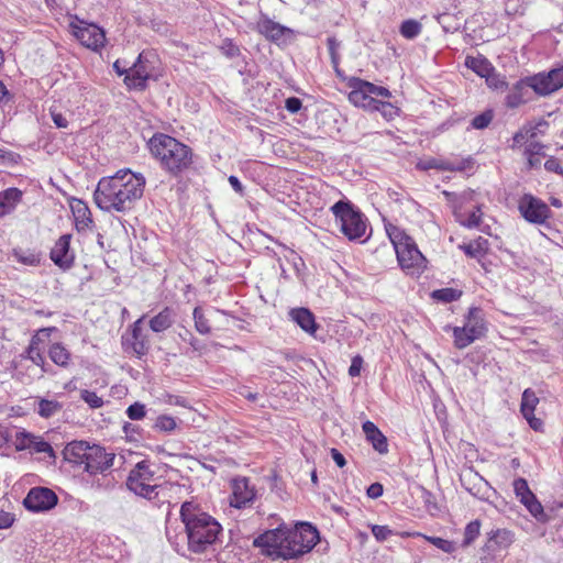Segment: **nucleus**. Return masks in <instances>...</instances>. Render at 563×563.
Returning <instances> with one entry per match:
<instances>
[{
  "label": "nucleus",
  "mask_w": 563,
  "mask_h": 563,
  "mask_svg": "<svg viewBox=\"0 0 563 563\" xmlns=\"http://www.w3.org/2000/svg\"><path fill=\"white\" fill-rule=\"evenodd\" d=\"M145 184V177L140 173L118 170L113 176L102 177L98 181L93 201L103 211L124 213L143 197Z\"/></svg>",
  "instance_id": "1"
},
{
  "label": "nucleus",
  "mask_w": 563,
  "mask_h": 563,
  "mask_svg": "<svg viewBox=\"0 0 563 563\" xmlns=\"http://www.w3.org/2000/svg\"><path fill=\"white\" fill-rule=\"evenodd\" d=\"M318 529L309 522H299L294 529L279 526L257 537L255 545L284 560L297 559L310 552L319 541Z\"/></svg>",
  "instance_id": "2"
},
{
  "label": "nucleus",
  "mask_w": 563,
  "mask_h": 563,
  "mask_svg": "<svg viewBox=\"0 0 563 563\" xmlns=\"http://www.w3.org/2000/svg\"><path fill=\"white\" fill-rule=\"evenodd\" d=\"M180 519L185 525L188 550L192 553L214 552L222 532L221 525L202 511L194 501H185L180 507Z\"/></svg>",
  "instance_id": "3"
},
{
  "label": "nucleus",
  "mask_w": 563,
  "mask_h": 563,
  "mask_svg": "<svg viewBox=\"0 0 563 563\" xmlns=\"http://www.w3.org/2000/svg\"><path fill=\"white\" fill-rule=\"evenodd\" d=\"M147 145L161 167L174 177L189 169L192 164V150L170 135L155 133Z\"/></svg>",
  "instance_id": "4"
},
{
  "label": "nucleus",
  "mask_w": 563,
  "mask_h": 563,
  "mask_svg": "<svg viewBox=\"0 0 563 563\" xmlns=\"http://www.w3.org/2000/svg\"><path fill=\"white\" fill-rule=\"evenodd\" d=\"M335 220L340 223L341 232L350 241L365 242L368 238L367 219L350 200L341 199L331 208Z\"/></svg>",
  "instance_id": "5"
},
{
  "label": "nucleus",
  "mask_w": 563,
  "mask_h": 563,
  "mask_svg": "<svg viewBox=\"0 0 563 563\" xmlns=\"http://www.w3.org/2000/svg\"><path fill=\"white\" fill-rule=\"evenodd\" d=\"M154 481L155 472L151 470V462L142 460L130 471L125 485L136 496L151 500L157 496L156 490L159 487L153 484Z\"/></svg>",
  "instance_id": "6"
},
{
  "label": "nucleus",
  "mask_w": 563,
  "mask_h": 563,
  "mask_svg": "<svg viewBox=\"0 0 563 563\" xmlns=\"http://www.w3.org/2000/svg\"><path fill=\"white\" fill-rule=\"evenodd\" d=\"M389 236L402 269L413 268L421 264L424 258L410 236L402 232H398L395 236L389 233Z\"/></svg>",
  "instance_id": "7"
},
{
  "label": "nucleus",
  "mask_w": 563,
  "mask_h": 563,
  "mask_svg": "<svg viewBox=\"0 0 563 563\" xmlns=\"http://www.w3.org/2000/svg\"><path fill=\"white\" fill-rule=\"evenodd\" d=\"M518 210L521 217L529 223L544 225L552 217V210L540 198L523 194L518 201Z\"/></svg>",
  "instance_id": "8"
},
{
  "label": "nucleus",
  "mask_w": 563,
  "mask_h": 563,
  "mask_svg": "<svg viewBox=\"0 0 563 563\" xmlns=\"http://www.w3.org/2000/svg\"><path fill=\"white\" fill-rule=\"evenodd\" d=\"M151 53L142 52L136 60L130 66V74L124 77V84L129 89L144 90L147 80L152 77L153 67L150 66Z\"/></svg>",
  "instance_id": "9"
},
{
  "label": "nucleus",
  "mask_w": 563,
  "mask_h": 563,
  "mask_svg": "<svg viewBox=\"0 0 563 563\" xmlns=\"http://www.w3.org/2000/svg\"><path fill=\"white\" fill-rule=\"evenodd\" d=\"M58 503V496L47 487H32L23 499L25 509L32 512H44L53 509Z\"/></svg>",
  "instance_id": "10"
},
{
  "label": "nucleus",
  "mask_w": 563,
  "mask_h": 563,
  "mask_svg": "<svg viewBox=\"0 0 563 563\" xmlns=\"http://www.w3.org/2000/svg\"><path fill=\"white\" fill-rule=\"evenodd\" d=\"M13 445L16 451H29L32 454L46 453L52 459L56 457L54 449L47 441L25 429L15 432Z\"/></svg>",
  "instance_id": "11"
},
{
  "label": "nucleus",
  "mask_w": 563,
  "mask_h": 563,
  "mask_svg": "<svg viewBox=\"0 0 563 563\" xmlns=\"http://www.w3.org/2000/svg\"><path fill=\"white\" fill-rule=\"evenodd\" d=\"M514 489L516 496L526 506L528 511L539 521L548 522L549 516L544 512L543 506L537 499L536 495L530 490L528 482L525 478H517L514 481Z\"/></svg>",
  "instance_id": "12"
},
{
  "label": "nucleus",
  "mask_w": 563,
  "mask_h": 563,
  "mask_svg": "<svg viewBox=\"0 0 563 563\" xmlns=\"http://www.w3.org/2000/svg\"><path fill=\"white\" fill-rule=\"evenodd\" d=\"M145 316H142L130 327V331L122 336V345L125 351L131 350L139 358L148 353L150 344L147 336L143 333L142 323Z\"/></svg>",
  "instance_id": "13"
},
{
  "label": "nucleus",
  "mask_w": 563,
  "mask_h": 563,
  "mask_svg": "<svg viewBox=\"0 0 563 563\" xmlns=\"http://www.w3.org/2000/svg\"><path fill=\"white\" fill-rule=\"evenodd\" d=\"M114 454L108 453L100 445H90L85 461L84 470L90 475L102 474L113 465Z\"/></svg>",
  "instance_id": "14"
},
{
  "label": "nucleus",
  "mask_w": 563,
  "mask_h": 563,
  "mask_svg": "<svg viewBox=\"0 0 563 563\" xmlns=\"http://www.w3.org/2000/svg\"><path fill=\"white\" fill-rule=\"evenodd\" d=\"M257 31L268 41L277 44H286L294 40L295 35L294 30L271 20L265 14H262L257 21Z\"/></svg>",
  "instance_id": "15"
},
{
  "label": "nucleus",
  "mask_w": 563,
  "mask_h": 563,
  "mask_svg": "<svg viewBox=\"0 0 563 563\" xmlns=\"http://www.w3.org/2000/svg\"><path fill=\"white\" fill-rule=\"evenodd\" d=\"M71 234H63L49 252L52 262L63 271L70 269L75 264V253L70 249Z\"/></svg>",
  "instance_id": "16"
},
{
  "label": "nucleus",
  "mask_w": 563,
  "mask_h": 563,
  "mask_svg": "<svg viewBox=\"0 0 563 563\" xmlns=\"http://www.w3.org/2000/svg\"><path fill=\"white\" fill-rule=\"evenodd\" d=\"M364 84H368V81L357 77H351L349 79L347 86L351 89L349 100L354 106L371 111L373 106H375L376 98L367 91L368 89Z\"/></svg>",
  "instance_id": "17"
},
{
  "label": "nucleus",
  "mask_w": 563,
  "mask_h": 563,
  "mask_svg": "<svg viewBox=\"0 0 563 563\" xmlns=\"http://www.w3.org/2000/svg\"><path fill=\"white\" fill-rule=\"evenodd\" d=\"M255 498L254 487L250 485L246 477H238L232 481V496L230 505L234 508L241 509L246 507Z\"/></svg>",
  "instance_id": "18"
},
{
  "label": "nucleus",
  "mask_w": 563,
  "mask_h": 563,
  "mask_svg": "<svg viewBox=\"0 0 563 563\" xmlns=\"http://www.w3.org/2000/svg\"><path fill=\"white\" fill-rule=\"evenodd\" d=\"M75 36L82 45L92 51H99L106 43L103 30L96 24H88L86 26L78 27L75 31Z\"/></svg>",
  "instance_id": "19"
},
{
  "label": "nucleus",
  "mask_w": 563,
  "mask_h": 563,
  "mask_svg": "<svg viewBox=\"0 0 563 563\" xmlns=\"http://www.w3.org/2000/svg\"><path fill=\"white\" fill-rule=\"evenodd\" d=\"M70 209L75 219V228L81 233L91 230L93 220L89 207L80 199L73 198L70 201Z\"/></svg>",
  "instance_id": "20"
},
{
  "label": "nucleus",
  "mask_w": 563,
  "mask_h": 563,
  "mask_svg": "<svg viewBox=\"0 0 563 563\" xmlns=\"http://www.w3.org/2000/svg\"><path fill=\"white\" fill-rule=\"evenodd\" d=\"M288 314L292 322L310 335H314L319 329L314 314L308 308H292L289 310Z\"/></svg>",
  "instance_id": "21"
},
{
  "label": "nucleus",
  "mask_w": 563,
  "mask_h": 563,
  "mask_svg": "<svg viewBox=\"0 0 563 563\" xmlns=\"http://www.w3.org/2000/svg\"><path fill=\"white\" fill-rule=\"evenodd\" d=\"M531 98V88L527 78L518 80L506 96L505 103L515 109Z\"/></svg>",
  "instance_id": "22"
},
{
  "label": "nucleus",
  "mask_w": 563,
  "mask_h": 563,
  "mask_svg": "<svg viewBox=\"0 0 563 563\" xmlns=\"http://www.w3.org/2000/svg\"><path fill=\"white\" fill-rule=\"evenodd\" d=\"M362 429L366 440L372 444L375 451L379 454L388 453V440L374 422L369 420L365 421Z\"/></svg>",
  "instance_id": "23"
},
{
  "label": "nucleus",
  "mask_w": 563,
  "mask_h": 563,
  "mask_svg": "<svg viewBox=\"0 0 563 563\" xmlns=\"http://www.w3.org/2000/svg\"><path fill=\"white\" fill-rule=\"evenodd\" d=\"M463 327L468 328V332L477 335L479 339L485 335L487 327L485 323V313L482 308L471 307Z\"/></svg>",
  "instance_id": "24"
},
{
  "label": "nucleus",
  "mask_w": 563,
  "mask_h": 563,
  "mask_svg": "<svg viewBox=\"0 0 563 563\" xmlns=\"http://www.w3.org/2000/svg\"><path fill=\"white\" fill-rule=\"evenodd\" d=\"M470 159H463L459 163H452L450 161L430 158L424 162H420L417 166L422 170L438 169L449 172H463L467 168Z\"/></svg>",
  "instance_id": "25"
},
{
  "label": "nucleus",
  "mask_w": 563,
  "mask_h": 563,
  "mask_svg": "<svg viewBox=\"0 0 563 563\" xmlns=\"http://www.w3.org/2000/svg\"><path fill=\"white\" fill-rule=\"evenodd\" d=\"M89 446L85 441H73L65 446L64 459L69 463L82 465Z\"/></svg>",
  "instance_id": "26"
},
{
  "label": "nucleus",
  "mask_w": 563,
  "mask_h": 563,
  "mask_svg": "<svg viewBox=\"0 0 563 563\" xmlns=\"http://www.w3.org/2000/svg\"><path fill=\"white\" fill-rule=\"evenodd\" d=\"M21 199L22 191L14 187L0 192V217H4L12 212Z\"/></svg>",
  "instance_id": "27"
},
{
  "label": "nucleus",
  "mask_w": 563,
  "mask_h": 563,
  "mask_svg": "<svg viewBox=\"0 0 563 563\" xmlns=\"http://www.w3.org/2000/svg\"><path fill=\"white\" fill-rule=\"evenodd\" d=\"M443 194L448 200L452 202L455 218H460L462 216V211L465 205L475 201V191L471 189L464 190L460 195L450 191H443Z\"/></svg>",
  "instance_id": "28"
},
{
  "label": "nucleus",
  "mask_w": 563,
  "mask_h": 563,
  "mask_svg": "<svg viewBox=\"0 0 563 563\" xmlns=\"http://www.w3.org/2000/svg\"><path fill=\"white\" fill-rule=\"evenodd\" d=\"M175 321L174 310L169 307H165L156 316H154L148 324L153 332L159 333L169 329Z\"/></svg>",
  "instance_id": "29"
},
{
  "label": "nucleus",
  "mask_w": 563,
  "mask_h": 563,
  "mask_svg": "<svg viewBox=\"0 0 563 563\" xmlns=\"http://www.w3.org/2000/svg\"><path fill=\"white\" fill-rule=\"evenodd\" d=\"M512 543V533L501 529L493 531L487 542L483 547V551H496L497 549L507 548Z\"/></svg>",
  "instance_id": "30"
},
{
  "label": "nucleus",
  "mask_w": 563,
  "mask_h": 563,
  "mask_svg": "<svg viewBox=\"0 0 563 563\" xmlns=\"http://www.w3.org/2000/svg\"><path fill=\"white\" fill-rule=\"evenodd\" d=\"M531 90L541 96H547L555 91L554 87L547 74H538L532 77H527Z\"/></svg>",
  "instance_id": "31"
},
{
  "label": "nucleus",
  "mask_w": 563,
  "mask_h": 563,
  "mask_svg": "<svg viewBox=\"0 0 563 563\" xmlns=\"http://www.w3.org/2000/svg\"><path fill=\"white\" fill-rule=\"evenodd\" d=\"M24 357L31 360L35 365L40 366L43 373H53L52 366L45 361L35 339H32L30 345L25 350Z\"/></svg>",
  "instance_id": "32"
},
{
  "label": "nucleus",
  "mask_w": 563,
  "mask_h": 563,
  "mask_svg": "<svg viewBox=\"0 0 563 563\" xmlns=\"http://www.w3.org/2000/svg\"><path fill=\"white\" fill-rule=\"evenodd\" d=\"M48 356L56 365L68 367L71 354L62 343L57 342L49 346Z\"/></svg>",
  "instance_id": "33"
},
{
  "label": "nucleus",
  "mask_w": 563,
  "mask_h": 563,
  "mask_svg": "<svg viewBox=\"0 0 563 563\" xmlns=\"http://www.w3.org/2000/svg\"><path fill=\"white\" fill-rule=\"evenodd\" d=\"M465 65L481 77H485L494 68L492 63L484 56H467Z\"/></svg>",
  "instance_id": "34"
},
{
  "label": "nucleus",
  "mask_w": 563,
  "mask_h": 563,
  "mask_svg": "<svg viewBox=\"0 0 563 563\" xmlns=\"http://www.w3.org/2000/svg\"><path fill=\"white\" fill-rule=\"evenodd\" d=\"M462 486L470 492L473 496H477L483 485H487V482L479 476L477 473H467L461 476Z\"/></svg>",
  "instance_id": "35"
},
{
  "label": "nucleus",
  "mask_w": 563,
  "mask_h": 563,
  "mask_svg": "<svg viewBox=\"0 0 563 563\" xmlns=\"http://www.w3.org/2000/svg\"><path fill=\"white\" fill-rule=\"evenodd\" d=\"M544 145L540 142H530L525 150L529 168L539 167L541 164L540 156H544Z\"/></svg>",
  "instance_id": "36"
},
{
  "label": "nucleus",
  "mask_w": 563,
  "mask_h": 563,
  "mask_svg": "<svg viewBox=\"0 0 563 563\" xmlns=\"http://www.w3.org/2000/svg\"><path fill=\"white\" fill-rule=\"evenodd\" d=\"M63 409V405L55 399L40 398L37 413L45 419L52 418Z\"/></svg>",
  "instance_id": "37"
},
{
  "label": "nucleus",
  "mask_w": 563,
  "mask_h": 563,
  "mask_svg": "<svg viewBox=\"0 0 563 563\" xmlns=\"http://www.w3.org/2000/svg\"><path fill=\"white\" fill-rule=\"evenodd\" d=\"M453 336L457 349H464L479 339L477 335L470 333L467 327H455L453 329Z\"/></svg>",
  "instance_id": "38"
},
{
  "label": "nucleus",
  "mask_w": 563,
  "mask_h": 563,
  "mask_svg": "<svg viewBox=\"0 0 563 563\" xmlns=\"http://www.w3.org/2000/svg\"><path fill=\"white\" fill-rule=\"evenodd\" d=\"M482 205L476 203L474 207V210L470 212V214L464 218V213L462 212V216L460 218H455L456 221L467 229L477 228L482 222Z\"/></svg>",
  "instance_id": "39"
},
{
  "label": "nucleus",
  "mask_w": 563,
  "mask_h": 563,
  "mask_svg": "<svg viewBox=\"0 0 563 563\" xmlns=\"http://www.w3.org/2000/svg\"><path fill=\"white\" fill-rule=\"evenodd\" d=\"M539 399L536 396V393L531 389H526L522 394L520 411L525 418L528 416H532L534 412L536 406L538 405Z\"/></svg>",
  "instance_id": "40"
},
{
  "label": "nucleus",
  "mask_w": 563,
  "mask_h": 563,
  "mask_svg": "<svg viewBox=\"0 0 563 563\" xmlns=\"http://www.w3.org/2000/svg\"><path fill=\"white\" fill-rule=\"evenodd\" d=\"M421 31L422 24L413 19L405 20L399 27L400 34L407 40L416 38Z\"/></svg>",
  "instance_id": "41"
},
{
  "label": "nucleus",
  "mask_w": 563,
  "mask_h": 563,
  "mask_svg": "<svg viewBox=\"0 0 563 563\" xmlns=\"http://www.w3.org/2000/svg\"><path fill=\"white\" fill-rule=\"evenodd\" d=\"M462 295L463 292L460 289L441 288L433 290L432 298L441 302L450 303L459 300L462 297Z\"/></svg>",
  "instance_id": "42"
},
{
  "label": "nucleus",
  "mask_w": 563,
  "mask_h": 563,
  "mask_svg": "<svg viewBox=\"0 0 563 563\" xmlns=\"http://www.w3.org/2000/svg\"><path fill=\"white\" fill-rule=\"evenodd\" d=\"M195 329L202 335L211 332L209 320L205 317V313L200 307H196L192 312Z\"/></svg>",
  "instance_id": "43"
},
{
  "label": "nucleus",
  "mask_w": 563,
  "mask_h": 563,
  "mask_svg": "<svg viewBox=\"0 0 563 563\" xmlns=\"http://www.w3.org/2000/svg\"><path fill=\"white\" fill-rule=\"evenodd\" d=\"M14 257L24 265L37 266L41 263V254L30 250H14Z\"/></svg>",
  "instance_id": "44"
},
{
  "label": "nucleus",
  "mask_w": 563,
  "mask_h": 563,
  "mask_svg": "<svg viewBox=\"0 0 563 563\" xmlns=\"http://www.w3.org/2000/svg\"><path fill=\"white\" fill-rule=\"evenodd\" d=\"M371 111H378L387 120H393L399 113V109L388 101L375 100Z\"/></svg>",
  "instance_id": "45"
},
{
  "label": "nucleus",
  "mask_w": 563,
  "mask_h": 563,
  "mask_svg": "<svg viewBox=\"0 0 563 563\" xmlns=\"http://www.w3.org/2000/svg\"><path fill=\"white\" fill-rule=\"evenodd\" d=\"M494 115L493 109H486L484 112L474 117L470 125L475 130H484L492 123Z\"/></svg>",
  "instance_id": "46"
},
{
  "label": "nucleus",
  "mask_w": 563,
  "mask_h": 563,
  "mask_svg": "<svg viewBox=\"0 0 563 563\" xmlns=\"http://www.w3.org/2000/svg\"><path fill=\"white\" fill-rule=\"evenodd\" d=\"M484 78L486 79L487 86L494 90L504 91L508 88L505 76L496 73L495 68H493V70L489 71L488 75H486Z\"/></svg>",
  "instance_id": "47"
},
{
  "label": "nucleus",
  "mask_w": 563,
  "mask_h": 563,
  "mask_svg": "<svg viewBox=\"0 0 563 563\" xmlns=\"http://www.w3.org/2000/svg\"><path fill=\"white\" fill-rule=\"evenodd\" d=\"M479 520H473L466 525L464 530V539L462 542L463 548H466L474 542V540L479 536Z\"/></svg>",
  "instance_id": "48"
},
{
  "label": "nucleus",
  "mask_w": 563,
  "mask_h": 563,
  "mask_svg": "<svg viewBox=\"0 0 563 563\" xmlns=\"http://www.w3.org/2000/svg\"><path fill=\"white\" fill-rule=\"evenodd\" d=\"M327 45H328L331 63L336 71V74L340 75V69H339L340 55L338 53V49L340 47V42L334 36H330L327 38Z\"/></svg>",
  "instance_id": "49"
},
{
  "label": "nucleus",
  "mask_w": 563,
  "mask_h": 563,
  "mask_svg": "<svg viewBox=\"0 0 563 563\" xmlns=\"http://www.w3.org/2000/svg\"><path fill=\"white\" fill-rule=\"evenodd\" d=\"M427 541L445 553H453L456 550L454 542L440 537H426Z\"/></svg>",
  "instance_id": "50"
},
{
  "label": "nucleus",
  "mask_w": 563,
  "mask_h": 563,
  "mask_svg": "<svg viewBox=\"0 0 563 563\" xmlns=\"http://www.w3.org/2000/svg\"><path fill=\"white\" fill-rule=\"evenodd\" d=\"M125 413L131 420H142L146 416V407L144 404L135 401L128 407Z\"/></svg>",
  "instance_id": "51"
},
{
  "label": "nucleus",
  "mask_w": 563,
  "mask_h": 563,
  "mask_svg": "<svg viewBox=\"0 0 563 563\" xmlns=\"http://www.w3.org/2000/svg\"><path fill=\"white\" fill-rule=\"evenodd\" d=\"M154 428L159 431L170 432L176 428V421L170 416L162 415L157 417Z\"/></svg>",
  "instance_id": "52"
},
{
  "label": "nucleus",
  "mask_w": 563,
  "mask_h": 563,
  "mask_svg": "<svg viewBox=\"0 0 563 563\" xmlns=\"http://www.w3.org/2000/svg\"><path fill=\"white\" fill-rule=\"evenodd\" d=\"M80 397L92 409H98L103 406L102 398L99 397L95 391L82 389L80 391Z\"/></svg>",
  "instance_id": "53"
},
{
  "label": "nucleus",
  "mask_w": 563,
  "mask_h": 563,
  "mask_svg": "<svg viewBox=\"0 0 563 563\" xmlns=\"http://www.w3.org/2000/svg\"><path fill=\"white\" fill-rule=\"evenodd\" d=\"M371 530L373 536L378 542L386 541L390 536L394 534V531L389 529L387 526L372 525Z\"/></svg>",
  "instance_id": "54"
},
{
  "label": "nucleus",
  "mask_w": 563,
  "mask_h": 563,
  "mask_svg": "<svg viewBox=\"0 0 563 563\" xmlns=\"http://www.w3.org/2000/svg\"><path fill=\"white\" fill-rule=\"evenodd\" d=\"M184 342L188 343L194 351L201 352L205 349V344L198 340L189 330H185L184 334H179Z\"/></svg>",
  "instance_id": "55"
},
{
  "label": "nucleus",
  "mask_w": 563,
  "mask_h": 563,
  "mask_svg": "<svg viewBox=\"0 0 563 563\" xmlns=\"http://www.w3.org/2000/svg\"><path fill=\"white\" fill-rule=\"evenodd\" d=\"M547 76L555 91L563 87V66L561 68L550 70Z\"/></svg>",
  "instance_id": "56"
},
{
  "label": "nucleus",
  "mask_w": 563,
  "mask_h": 563,
  "mask_svg": "<svg viewBox=\"0 0 563 563\" xmlns=\"http://www.w3.org/2000/svg\"><path fill=\"white\" fill-rule=\"evenodd\" d=\"M364 86L368 89L367 91L373 95L374 98L376 97H383V98H390L391 92L382 86H376L368 81V84H364Z\"/></svg>",
  "instance_id": "57"
},
{
  "label": "nucleus",
  "mask_w": 563,
  "mask_h": 563,
  "mask_svg": "<svg viewBox=\"0 0 563 563\" xmlns=\"http://www.w3.org/2000/svg\"><path fill=\"white\" fill-rule=\"evenodd\" d=\"M123 432L130 441H139L140 438V427L136 424H133L131 422H125L123 424Z\"/></svg>",
  "instance_id": "58"
},
{
  "label": "nucleus",
  "mask_w": 563,
  "mask_h": 563,
  "mask_svg": "<svg viewBox=\"0 0 563 563\" xmlns=\"http://www.w3.org/2000/svg\"><path fill=\"white\" fill-rule=\"evenodd\" d=\"M221 49L223 54L230 58H234L241 54L240 47L230 40L223 43Z\"/></svg>",
  "instance_id": "59"
},
{
  "label": "nucleus",
  "mask_w": 563,
  "mask_h": 563,
  "mask_svg": "<svg viewBox=\"0 0 563 563\" xmlns=\"http://www.w3.org/2000/svg\"><path fill=\"white\" fill-rule=\"evenodd\" d=\"M302 108L301 99L289 97L285 100V109L290 113H297Z\"/></svg>",
  "instance_id": "60"
},
{
  "label": "nucleus",
  "mask_w": 563,
  "mask_h": 563,
  "mask_svg": "<svg viewBox=\"0 0 563 563\" xmlns=\"http://www.w3.org/2000/svg\"><path fill=\"white\" fill-rule=\"evenodd\" d=\"M362 365H363L362 356L355 355L351 361V365L349 367V375L351 377L358 376L361 374Z\"/></svg>",
  "instance_id": "61"
},
{
  "label": "nucleus",
  "mask_w": 563,
  "mask_h": 563,
  "mask_svg": "<svg viewBox=\"0 0 563 563\" xmlns=\"http://www.w3.org/2000/svg\"><path fill=\"white\" fill-rule=\"evenodd\" d=\"M384 493V487L380 483L376 482L368 486L366 494L369 498L376 499L380 497Z\"/></svg>",
  "instance_id": "62"
},
{
  "label": "nucleus",
  "mask_w": 563,
  "mask_h": 563,
  "mask_svg": "<svg viewBox=\"0 0 563 563\" xmlns=\"http://www.w3.org/2000/svg\"><path fill=\"white\" fill-rule=\"evenodd\" d=\"M51 117H52L54 124L58 129H66L68 126V120L60 112L51 110Z\"/></svg>",
  "instance_id": "63"
},
{
  "label": "nucleus",
  "mask_w": 563,
  "mask_h": 563,
  "mask_svg": "<svg viewBox=\"0 0 563 563\" xmlns=\"http://www.w3.org/2000/svg\"><path fill=\"white\" fill-rule=\"evenodd\" d=\"M544 168L548 172H554L558 174H562L561 164H560L559 159L555 157H550L549 159H547L544 163Z\"/></svg>",
  "instance_id": "64"
}]
</instances>
